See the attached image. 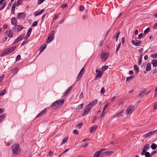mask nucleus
Masks as SVG:
<instances>
[{"label":"nucleus","instance_id":"f257e3e1","mask_svg":"<svg viewBox=\"0 0 157 157\" xmlns=\"http://www.w3.org/2000/svg\"><path fill=\"white\" fill-rule=\"evenodd\" d=\"M19 147V145L18 144H16L12 146L11 149L13 154L17 155L20 153L21 150Z\"/></svg>","mask_w":157,"mask_h":157},{"label":"nucleus","instance_id":"f03ea898","mask_svg":"<svg viewBox=\"0 0 157 157\" xmlns=\"http://www.w3.org/2000/svg\"><path fill=\"white\" fill-rule=\"evenodd\" d=\"M16 48V47L15 46L8 48L2 52L0 56H3L5 55L9 54L14 51Z\"/></svg>","mask_w":157,"mask_h":157},{"label":"nucleus","instance_id":"7ed1b4c3","mask_svg":"<svg viewBox=\"0 0 157 157\" xmlns=\"http://www.w3.org/2000/svg\"><path fill=\"white\" fill-rule=\"evenodd\" d=\"M64 101V99L58 100L53 103L51 105V106L54 107L56 108L61 107L63 105Z\"/></svg>","mask_w":157,"mask_h":157},{"label":"nucleus","instance_id":"20e7f679","mask_svg":"<svg viewBox=\"0 0 157 157\" xmlns=\"http://www.w3.org/2000/svg\"><path fill=\"white\" fill-rule=\"evenodd\" d=\"M91 109V106H89L87 105L85 108L84 112L82 114V116H85L87 115L89 113Z\"/></svg>","mask_w":157,"mask_h":157},{"label":"nucleus","instance_id":"39448f33","mask_svg":"<svg viewBox=\"0 0 157 157\" xmlns=\"http://www.w3.org/2000/svg\"><path fill=\"white\" fill-rule=\"evenodd\" d=\"M23 28V27L20 25H15L13 28V30L14 32L20 31Z\"/></svg>","mask_w":157,"mask_h":157},{"label":"nucleus","instance_id":"423d86ee","mask_svg":"<svg viewBox=\"0 0 157 157\" xmlns=\"http://www.w3.org/2000/svg\"><path fill=\"white\" fill-rule=\"evenodd\" d=\"M109 54L108 53H104L101 54V58L102 62H105L108 58Z\"/></svg>","mask_w":157,"mask_h":157},{"label":"nucleus","instance_id":"0eeeda50","mask_svg":"<svg viewBox=\"0 0 157 157\" xmlns=\"http://www.w3.org/2000/svg\"><path fill=\"white\" fill-rule=\"evenodd\" d=\"M134 107L133 106H129L126 110L127 114L129 115L131 114L134 110Z\"/></svg>","mask_w":157,"mask_h":157},{"label":"nucleus","instance_id":"6e6552de","mask_svg":"<svg viewBox=\"0 0 157 157\" xmlns=\"http://www.w3.org/2000/svg\"><path fill=\"white\" fill-rule=\"evenodd\" d=\"M96 72L97 73V75L95 77V79H97L98 78H101L103 73V72L102 71L98 70H96Z\"/></svg>","mask_w":157,"mask_h":157},{"label":"nucleus","instance_id":"1a4fd4ad","mask_svg":"<svg viewBox=\"0 0 157 157\" xmlns=\"http://www.w3.org/2000/svg\"><path fill=\"white\" fill-rule=\"evenodd\" d=\"M156 132H157V131L156 130L151 131V132H149L143 136V137L145 138H146L147 137L151 136L153 135H154Z\"/></svg>","mask_w":157,"mask_h":157},{"label":"nucleus","instance_id":"9d476101","mask_svg":"<svg viewBox=\"0 0 157 157\" xmlns=\"http://www.w3.org/2000/svg\"><path fill=\"white\" fill-rule=\"evenodd\" d=\"M150 148V146L148 144H147L145 145L144 147L143 148L142 151L141 153V155H144V153H145L147 149L148 148Z\"/></svg>","mask_w":157,"mask_h":157},{"label":"nucleus","instance_id":"9b49d317","mask_svg":"<svg viewBox=\"0 0 157 157\" xmlns=\"http://www.w3.org/2000/svg\"><path fill=\"white\" fill-rule=\"evenodd\" d=\"M54 37V33H52V34L49 36L48 38L47 39L46 43L47 44L50 43L52 42V40H53Z\"/></svg>","mask_w":157,"mask_h":157},{"label":"nucleus","instance_id":"f8f14e48","mask_svg":"<svg viewBox=\"0 0 157 157\" xmlns=\"http://www.w3.org/2000/svg\"><path fill=\"white\" fill-rule=\"evenodd\" d=\"M132 42L133 44L136 46H138L140 45L142 43V41L140 40H137L135 41L133 40H132Z\"/></svg>","mask_w":157,"mask_h":157},{"label":"nucleus","instance_id":"ddd939ff","mask_svg":"<svg viewBox=\"0 0 157 157\" xmlns=\"http://www.w3.org/2000/svg\"><path fill=\"white\" fill-rule=\"evenodd\" d=\"M25 17V13H18L17 16V19H22L24 18Z\"/></svg>","mask_w":157,"mask_h":157},{"label":"nucleus","instance_id":"4468645a","mask_svg":"<svg viewBox=\"0 0 157 157\" xmlns=\"http://www.w3.org/2000/svg\"><path fill=\"white\" fill-rule=\"evenodd\" d=\"M17 21L15 17H13L11 19V24L13 25H16L17 24Z\"/></svg>","mask_w":157,"mask_h":157},{"label":"nucleus","instance_id":"2eb2a0df","mask_svg":"<svg viewBox=\"0 0 157 157\" xmlns=\"http://www.w3.org/2000/svg\"><path fill=\"white\" fill-rule=\"evenodd\" d=\"M98 102V100L97 99H96L90 103L88 104V105L89 106H91V107L92 108V106H94L96 104H97Z\"/></svg>","mask_w":157,"mask_h":157},{"label":"nucleus","instance_id":"dca6fc26","mask_svg":"<svg viewBox=\"0 0 157 157\" xmlns=\"http://www.w3.org/2000/svg\"><path fill=\"white\" fill-rule=\"evenodd\" d=\"M24 34H21L18 37V38L16 39V40L15 41H14L13 42V44L16 43L18 42L20 40L22 39L24 37Z\"/></svg>","mask_w":157,"mask_h":157},{"label":"nucleus","instance_id":"f3484780","mask_svg":"<svg viewBox=\"0 0 157 157\" xmlns=\"http://www.w3.org/2000/svg\"><path fill=\"white\" fill-rule=\"evenodd\" d=\"M46 113V109L42 110L40 113L36 117V118H37L38 117L44 115Z\"/></svg>","mask_w":157,"mask_h":157},{"label":"nucleus","instance_id":"a211bd4d","mask_svg":"<svg viewBox=\"0 0 157 157\" xmlns=\"http://www.w3.org/2000/svg\"><path fill=\"white\" fill-rule=\"evenodd\" d=\"M44 11V9H42L40 11L38 12L36 11L34 13V16L35 17H36L38 15L41 14Z\"/></svg>","mask_w":157,"mask_h":157},{"label":"nucleus","instance_id":"6ab92c4d","mask_svg":"<svg viewBox=\"0 0 157 157\" xmlns=\"http://www.w3.org/2000/svg\"><path fill=\"white\" fill-rule=\"evenodd\" d=\"M84 71V68H82L79 73L78 74V76L77 77V79H78L79 78V79H80L82 77V75L83 73V72Z\"/></svg>","mask_w":157,"mask_h":157},{"label":"nucleus","instance_id":"aec40b11","mask_svg":"<svg viewBox=\"0 0 157 157\" xmlns=\"http://www.w3.org/2000/svg\"><path fill=\"white\" fill-rule=\"evenodd\" d=\"M72 86H71L69 87V88L67 89L66 91L64 93L63 96H65L67 94L72 90Z\"/></svg>","mask_w":157,"mask_h":157},{"label":"nucleus","instance_id":"412c9836","mask_svg":"<svg viewBox=\"0 0 157 157\" xmlns=\"http://www.w3.org/2000/svg\"><path fill=\"white\" fill-rule=\"evenodd\" d=\"M97 127V126L95 125L92 126L90 129V133H92L94 132L96 129Z\"/></svg>","mask_w":157,"mask_h":157},{"label":"nucleus","instance_id":"4be33fe9","mask_svg":"<svg viewBox=\"0 0 157 157\" xmlns=\"http://www.w3.org/2000/svg\"><path fill=\"white\" fill-rule=\"evenodd\" d=\"M146 89H144L141 92V93L139 95V96L140 97L142 98L143 97L145 94L146 93Z\"/></svg>","mask_w":157,"mask_h":157},{"label":"nucleus","instance_id":"5701e85b","mask_svg":"<svg viewBox=\"0 0 157 157\" xmlns=\"http://www.w3.org/2000/svg\"><path fill=\"white\" fill-rule=\"evenodd\" d=\"M113 153V152L111 151L105 152L102 153L101 155H103V156H105V155H109L110 154H111V153Z\"/></svg>","mask_w":157,"mask_h":157},{"label":"nucleus","instance_id":"b1692460","mask_svg":"<svg viewBox=\"0 0 157 157\" xmlns=\"http://www.w3.org/2000/svg\"><path fill=\"white\" fill-rule=\"evenodd\" d=\"M147 71H149L151 70V64L150 63H147L146 68Z\"/></svg>","mask_w":157,"mask_h":157},{"label":"nucleus","instance_id":"393cba45","mask_svg":"<svg viewBox=\"0 0 157 157\" xmlns=\"http://www.w3.org/2000/svg\"><path fill=\"white\" fill-rule=\"evenodd\" d=\"M120 34V31H117L116 33L114 35V36L116 38V40L117 41L118 39L119 36Z\"/></svg>","mask_w":157,"mask_h":157},{"label":"nucleus","instance_id":"a878e982","mask_svg":"<svg viewBox=\"0 0 157 157\" xmlns=\"http://www.w3.org/2000/svg\"><path fill=\"white\" fill-rule=\"evenodd\" d=\"M134 68L135 71L136 73H137L139 72V68L137 65H134Z\"/></svg>","mask_w":157,"mask_h":157},{"label":"nucleus","instance_id":"bb28decb","mask_svg":"<svg viewBox=\"0 0 157 157\" xmlns=\"http://www.w3.org/2000/svg\"><path fill=\"white\" fill-rule=\"evenodd\" d=\"M151 63L154 67H156L157 66V60L156 59H154L153 60Z\"/></svg>","mask_w":157,"mask_h":157},{"label":"nucleus","instance_id":"cd10ccee","mask_svg":"<svg viewBox=\"0 0 157 157\" xmlns=\"http://www.w3.org/2000/svg\"><path fill=\"white\" fill-rule=\"evenodd\" d=\"M6 115L5 114H3L0 116V122H2L3 121Z\"/></svg>","mask_w":157,"mask_h":157},{"label":"nucleus","instance_id":"c85d7f7f","mask_svg":"<svg viewBox=\"0 0 157 157\" xmlns=\"http://www.w3.org/2000/svg\"><path fill=\"white\" fill-rule=\"evenodd\" d=\"M7 35L8 36L10 37H12L13 36V33L12 32V30H9Z\"/></svg>","mask_w":157,"mask_h":157},{"label":"nucleus","instance_id":"c756f323","mask_svg":"<svg viewBox=\"0 0 157 157\" xmlns=\"http://www.w3.org/2000/svg\"><path fill=\"white\" fill-rule=\"evenodd\" d=\"M100 154V151H98L94 153V157H99Z\"/></svg>","mask_w":157,"mask_h":157},{"label":"nucleus","instance_id":"7c9ffc66","mask_svg":"<svg viewBox=\"0 0 157 157\" xmlns=\"http://www.w3.org/2000/svg\"><path fill=\"white\" fill-rule=\"evenodd\" d=\"M46 48V45L45 44V45H42L40 48V52H41L43 51Z\"/></svg>","mask_w":157,"mask_h":157},{"label":"nucleus","instance_id":"2f4dec72","mask_svg":"<svg viewBox=\"0 0 157 157\" xmlns=\"http://www.w3.org/2000/svg\"><path fill=\"white\" fill-rule=\"evenodd\" d=\"M151 147L152 149L155 150L157 146L156 144L155 143H153L151 145Z\"/></svg>","mask_w":157,"mask_h":157},{"label":"nucleus","instance_id":"473e14b6","mask_svg":"<svg viewBox=\"0 0 157 157\" xmlns=\"http://www.w3.org/2000/svg\"><path fill=\"white\" fill-rule=\"evenodd\" d=\"M124 110H123L122 111L120 112L119 113H117L115 116L114 117H120L122 115V113H123Z\"/></svg>","mask_w":157,"mask_h":157},{"label":"nucleus","instance_id":"72a5a7b5","mask_svg":"<svg viewBox=\"0 0 157 157\" xmlns=\"http://www.w3.org/2000/svg\"><path fill=\"white\" fill-rule=\"evenodd\" d=\"M12 71L15 74L17 73L18 71V68L17 67H16L13 68Z\"/></svg>","mask_w":157,"mask_h":157},{"label":"nucleus","instance_id":"f704fd0d","mask_svg":"<svg viewBox=\"0 0 157 157\" xmlns=\"http://www.w3.org/2000/svg\"><path fill=\"white\" fill-rule=\"evenodd\" d=\"M146 157H151L150 153L148 152H146L144 153V155Z\"/></svg>","mask_w":157,"mask_h":157},{"label":"nucleus","instance_id":"c9c22d12","mask_svg":"<svg viewBox=\"0 0 157 157\" xmlns=\"http://www.w3.org/2000/svg\"><path fill=\"white\" fill-rule=\"evenodd\" d=\"M108 66H103L102 68V71L103 72L104 71H105L108 68Z\"/></svg>","mask_w":157,"mask_h":157},{"label":"nucleus","instance_id":"e433bc0d","mask_svg":"<svg viewBox=\"0 0 157 157\" xmlns=\"http://www.w3.org/2000/svg\"><path fill=\"white\" fill-rule=\"evenodd\" d=\"M68 139V138L67 137L64 138L61 144H63L65 143L67 141Z\"/></svg>","mask_w":157,"mask_h":157},{"label":"nucleus","instance_id":"4c0bfd02","mask_svg":"<svg viewBox=\"0 0 157 157\" xmlns=\"http://www.w3.org/2000/svg\"><path fill=\"white\" fill-rule=\"evenodd\" d=\"M151 57L153 58H157V53L151 55Z\"/></svg>","mask_w":157,"mask_h":157},{"label":"nucleus","instance_id":"58836bf2","mask_svg":"<svg viewBox=\"0 0 157 157\" xmlns=\"http://www.w3.org/2000/svg\"><path fill=\"white\" fill-rule=\"evenodd\" d=\"M32 30V28H29L28 29V31H27V36H28L29 35V36H30Z\"/></svg>","mask_w":157,"mask_h":157},{"label":"nucleus","instance_id":"ea45409f","mask_svg":"<svg viewBox=\"0 0 157 157\" xmlns=\"http://www.w3.org/2000/svg\"><path fill=\"white\" fill-rule=\"evenodd\" d=\"M82 123H79L76 126V128H80L81 127V126H82Z\"/></svg>","mask_w":157,"mask_h":157},{"label":"nucleus","instance_id":"a19ab883","mask_svg":"<svg viewBox=\"0 0 157 157\" xmlns=\"http://www.w3.org/2000/svg\"><path fill=\"white\" fill-rule=\"evenodd\" d=\"M83 103L78 105V106L77 108V109H78V110H80V109H81L82 108V107H83Z\"/></svg>","mask_w":157,"mask_h":157},{"label":"nucleus","instance_id":"79ce46f5","mask_svg":"<svg viewBox=\"0 0 157 157\" xmlns=\"http://www.w3.org/2000/svg\"><path fill=\"white\" fill-rule=\"evenodd\" d=\"M150 29L148 27L147 29H146L144 31V34H146L149 31Z\"/></svg>","mask_w":157,"mask_h":157},{"label":"nucleus","instance_id":"37998d69","mask_svg":"<svg viewBox=\"0 0 157 157\" xmlns=\"http://www.w3.org/2000/svg\"><path fill=\"white\" fill-rule=\"evenodd\" d=\"M142 56H140V57L139 58V59H138V65H140L141 63H142Z\"/></svg>","mask_w":157,"mask_h":157},{"label":"nucleus","instance_id":"c03bdc74","mask_svg":"<svg viewBox=\"0 0 157 157\" xmlns=\"http://www.w3.org/2000/svg\"><path fill=\"white\" fill-rule=\"evenodd\" d=\"M6 92V90L5 89L3 90L2 91L0 92V95L2 96L4 95L5 93Z\"/></svg>","mask_w":157,"mask_h":157},{"label":"nucleus","instance_id":"a18cd8bd","mask_svg":"<svg viewBox=\"0 0 157 157\" xmlns=\"http://www.w3.org/2000/svg\"><path fill=\"white\" fill-rule=\"evenodd\" d=\"M121 43H120L117 46V47L116 49V52L117 53V52L119 50V49L120 48V46H121Z\"/></svg>","mask_w":157,"mask_h":157},{"label":"nucleus","instance_id":"49530a36","mask_svg":"<svg viewBox=\"0 0 157 157\" xmlns=\"http://www.w3.org/2000/svg\"><path fill=\"white\" fill-rule=\"evenodd\" d=\"M105 92V90L104 87L102 88L101 89V93L102 94H103Z\"/></svg>","mask_w":157,"mask_h":157},{"label":"nucleus","instance_id":"de8ad7c7","mask_svg":"<svg viewBox=\"0 0 157 157\" xmlns=\"http://www.w3.org/2000/svg\"><path fill=\"white\" fill-rule=\"evenodd\" d=\"M109 105V104H105L103 109V111H105L106 109L107 108Z\"/></svg>","mask_w":157,"mask_h":157},{"label":"nucleus","instance_id":"09e8293b","mask_svg":"<svg viewBox=\"0 0 157 157\" xmlns=\"http://www.w3.org/2000/svg\"><path fill=\"white\" fill-rule=\"evenodd\" d=\"M21 56L20 55H18L16 57V61H18L21 59Z\"/></svg>","mask_w":157,"mask_h":157},{"label":"nucleus","instance_id":"8fccbe9b","mask_svg":"<svg viewBox=\"0 0 157 157\" xmlns=\"http://www.w3.org/2000/svg\"><path fill=\"white\" fill-rule=\"evenodd\" d=\"M15 7H13L12 6V14H14L15 13Z\"/></svg>","mask_w":157,"mask_h":157},{"label":"nucleus","instance_id":"3c124183","mask_svg":"<svg viewBox=\"0 0 157 157\" xmlns=\"http://www.w3.org/2000/svg\"><path fill=\"white\" fill-rule=\"evenodd\" d=\"M21 2H22L20 1H19V0H18L16 3V6H18L20 5L21 3Z\"/></svg>","mask_w":157,"mask_h":157},{"label":"nucleus","instance_id":"603ef678","mask_svg":"<svg viewBox=\"0 0 157 157\" xmlns=\"http://www.w3.org/2000/svg\"><path fill=\"white\" fill-rule=\"evenodd\" d=\"M105 112L102 111V113L101 115V118H103L104 117L105 115Z\"/></svg>","mask_w":157,"mask_h":157},{"label":"nucleus","instance_id":"864d4df0","mask_svg":"<svg viewBox=\"0 0 157 157\" xmlns=\"http://www.w3.org/2000/svg\"><path fill=\"white\" fill-rule=\"evenodd\" d=\"M67 6V4H63L62 5H61V7L63 9L65 8Z\"/></svg>","mask_w":157,"mask_h":157},{"label":"nucleus","instance_id":"5fc2aeb1","mask_svg":"<svg viewBox=\"0 0 157 157\" xmlns=\"http://www.w3.org/2000/svg\"><path fill=\"white\" fill-rule=\"evenodd\" d=\"M37 21H35L32 24V26H35L37 25Z\"/></svg>","mask_w":157,"mask_h":157},{"label":"nucleus","instance_id":"6e6d98bb","mask_svg":"<svg viewBox=\"0 0 157 157\" xmlns=\"http://www.w3.org/2000/svg\"><path fill=\"white\" fill-rule=\"evenodd\" d=\"M89 144L88 143H85L84 144L82 145L81 146L82 147H84L87 146Z\"/></svg>","mask_w":157,"mask_h":157},{"label":"nucleus","instance_id":"4d7b16f0","mask_svg":"<svg viewBox=\"0 0 157 157\" xmlns=\"http://www.w3.org/2000/svg\"><path fill=\"white\" fill-rule=\"evenodd\" d=\"M73 132L75 134L78 135L79 134V133H78V131L77 130H75V129L74 130V131H73Z\"/></svg>","mask_w":157,"mask_h":157},{"label":"nucleus","instance_id":"13d9d810","mask_svg":"<svg viewBox=\"0 0 157 157\" xmlns=\"http://www.w3.org/2000/svg\"><path fill=\"white\" fill-rule=\"evenodd\" d=\"M44 1V0H38V4L39 5L42 3Z\"/></svg>","mask_w":157,"mask_h":157},{"label":"nucleus","instance_id":"bf43d9fd","mask_svg":"<svg viewBox=\"0 0 157 157\" xmlns=\"http://www.w3.org/2000/svg\"><path fill=\"white\" fill-rule=\"evenodd\" d=\"M157 28V22L155 23L153 26V28L154 29H155Z\"/></svg>","mask_w":157,"mask_h":157},{"label":"nucleus","instance_id":"052dcab7","mask_svg":"<svg viewBox=\"0 0 157 157\" xmlns=\"http://www.w3.org/2000/svg\"><path fill=\"white\" fill-rule=\"evenodd\" d=\"M132 77H133V76H131L127 77V79H126V81H128V80H131V79L132 78Z\"/></svg>","mask_w":157,"mask_h":157},{"label":"nucleus","instance_id":"680f3d73","mask_svg":"<svg viewBox=\"0 0 157 157\" xmlns=\"http://www.w3.org/2000/svg\"><path fill=\"white\" fill-rule=\"evenodd\" d=\"M6 3H4L3 6L0 8V11L2 10L6 6Z\"/></svg>","mask_w":157,"mask_h":157},{"label":"nucleus","instance_id":"e2e57ef3","mask_svg":"<svg viewBox=\"0 0 157 157\" xmlns=\"http://www.w3.org/2000/svg\"><path fill=\"white\" fill-rule=\"evenodd\" d=\"M157 108V103H155L154 106V109L155 110Z\"/></svg>","mask_w":157,"mask_h":157},{"label":"nucleus","instance_id":"0e129e2a","mask_svg":"<svg viewBox=\"0 0 157 157\" xmlns=\"http://www.w3.org/2000/svg\"><path fill=\"white\" fill-rule=\"evenodd\" d=\"M84 10V7L83 6H81L80 7L79 10L81 11H82Z\"/></svg>","mask_w":157,"mask_h":157},{"label":"nucleus","instance_id":"69168bd1","mask_svg":"<svg viewBox=\"0 0 157 157\" xmlns=\"http://www.w3.org/2000/svg\"><path fill=\"white\" fill-rule=\"evenodd\" d=\"M143 36V33H140V34H139V35H138V37L139 38V39H140Z\"/></svg>","mask_w":157,"mask_h":157},{"label":"nucleus","instance_id":"338daca9","mask_svg":"<svg viewBox=\"0 0 157 157\" xmlns=\"http://www.w3.org/2000/svg\"><path fill=\"white\" fill-rule=\"evenodd\" d=\"M97 119V117H94L92 123H94V122Z\"/></svg>","mask_w":157,"mask_h":157},{"label":"nucleus","instance_id":"774afa93","mask_svg":"<svg viewBox=\"0 0 157 157\" xmlns=\"http://www.w3.org/2000/svg\"><path fill=\"white\" fill-rule=\"evenodd\" d=\"M27 42V41H24L21 44V46H23L24 45H25Z\"/></svg>","mask_w":157,"mask_h":157}]
</instances>
